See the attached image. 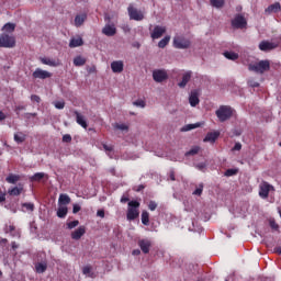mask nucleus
Here are the masks:
<instances>
[{
	"mask_svg": "<svg viewBox=\"0 0 281 281\" xmlns=\"http://www.w3.org/2000/svg\"><path fill=\"white\" fill-rule=\"evenodd\" d=\"M78 225H80V221H78V220L67 223L68 229H74L75 227H78Z\"/></svg>",
	"mask_w": 281,
	"mask_h": 281,
	"instance_id": "a19ab883",
	"label": "nucleus"
},
{
	"mask_svg": "<svg viewBox=\"0 0 281 281\" xmlns=\"http://www.w3.org/2000/svg\"><path fill=\"white\" fill-rule=\"evenodd\" d=\"M271 69V61L269 59L260 60L258 63L248 64V71H254L255 74H266Z\"/></svg>",
	"mask_w": 281,
	"mask_h": 281,
	"instance_id": "f257e3e1",
	"label": "nucleus"
},
{
	"mask_svg": "<svg viewBox=\"0 0 281 281\" xmlns=\"http://www.w3.org/2000/svg\"><path fill=\"white\" fill-rule=\"evenodd\" d=\"M25 139H27V136L23 134V132H18L14 134V142H16V144H23Z\"/></svg>",
	"mask_w": 281,
	"mask_h": 281,
	"instance_id": "cd10ccee",
	"label": "nucleus"
},
{
	"mask_svg": "<svg viewBox=\"0 0 281 281\" xmlns=\"http://www.w3.org/2000/svg\"><path fill=\"white\" fill-rule=\"evenodd\" d=\"M23 207H25L29 212H34V203H24Z\"/></svg>",
	"mask_w": 281,
	"mask_h": 281,
	"instance_id": "09e8293b",
	"label": "nucleus"
},
{
	"mask_svg": "<svg viewBox=\"0 0 281 281\" xmlns=\"http://www.w3.org/2000/svg\"><path fill=\"white\" fill-rule=\"evenodd\" d=\"M36 273H45L47 271V263L46 262H37L35 265Z\"/></svg>",
	"mask_w": 281,
	"mask_h": 281,
	"instance_id": "bb28decb",
	"label": "nucleus"
},
{
	"mask_svg": "<svg viewBox=\"0 0 281 281\" xmlns=\"http://www.w3.org/2000/svg\"><path fill=\"white\" fill-rule=\"evenodd\" d=\"M15 29H16V25L14 23H7L2 27V30L4 32H8L9 34H12V32H14Z\"/></svg>",
	"mask_w": 281,
	"mask_h": 281,
	"instance_id": "f704fd0d",
	"label": "nucleus"
},
{
	"mask_svg": "<svg viewBox=\"0 0 281 281\" xmlns=\"http://www.w3.org/2000/svg\"><path fill=\"white\" fill-rule=\"evenodd\" d=\"M103 149L105 153H113V145L103 144Z\"/></svg>",
	"mask_w": 281,
	"mask_h": 281,
	"instance_id": "603ef678",
	"label": "nucleus"
},
{
	"mask_svg": "<svg viewBox=\"0 0 281 281\" xmlns=\"http://www.w3.org/2000/svg\"><path fill=\"white\" fill-rule=\"evenodd\" d=\"M138 247H140V251H143V254H150V247H153V243L149 239H139Z\"/></svg>",
	"mask_w": 281,
	"mask_h": 281,
	"instance_id": "f8f14e48",
	"label": "nucleus"
},
{
	"mask_svg": "<svg viewBox=\"0 0 281 281\" xmlns=\"http://www.w3.org/2000/svg\"><path fill=\"white\" fill-rule=\"evenodd\" d=\"M148 210H150V212H155V210H157V202H155V201H149V203H148Z\"/></svg>",
	"mask_w": 281,
	"mask_h": 281,
	"instance_id": "a18cd8bd",
	"label": "nucleus"
},
{
	"mask_svg": "<svg viewBox=\"0 0 281 281\" xmlns=\"http://www.w3.org/2000/svg\"><path fill=\"white\" fill-rule=\"evenodd\" d=\"M40 60L42 65H48V67H58L60 65L57 60L47 57H42Z\"/></svg>",
	"mask_w": 281,
	"mask_h": 281,
	"instance_id": "4be33fe9",
	"label": "nucleus"
},
{
	"mask_svg": "<svg viewBox=\"0 0 281 281\" xmlns=\"http://www.w3.org/2000/svg\"><path fill=\"white\" fill-rule=\"evenodd\" d=\"M191 79H192V71L189 70L184 72L182 76V80L178 83L180 89H184V87H187V85L190 82Z\"/></svg>",
	"mask_w": 281,
	"mask_h": 281,
	"instance_id": "f3484780",
	"label": "nucleus"
},
{
	"mask_svg": "<svg viewBox=\"0 0 281 281\" xmlns=\"http://www.w3.org/2000/svg\"><path fill=\"white\" fill-rule=\"evenodd\" d=\"M205 167H206L205 162H200L195 166V168H198V170H205Z\"/></svg>",
	"mask_w": 281,
	"mask_h": 281,
	"instance_id": "bf43d9fd",
	"label": "nucleus"
},
{
	"mask_svg": "<svg viewBox=\"0 0 281 281\" xmlns=\"http://www.w3.org/2000/svg\"><path fill=\"white\" fill-rule=\"evenodd\" d=\"M5 201V193L0 192V203H3Z\"/></svg>",
	"mask_w": 281,
	"mask_h": 281,
	"instance_id": "69168bd1",
	"label": "nucleus"
},
{
	"mask_svg": "<svg viewBox=\"0 0 281 281\" xmlns=\"http://www.w3.org/2000/svg\"><path fill=\"white\" fill-rule=\"evenodd\" d=\"M173 47H176V49H188V47H190V40L181 36H176L173 38Z\"/></svg>",
	"mask_w": 281,
	"mask_h": 281,
	"instance_id": "6e6552de",
	"label": "nucleus"
},
{
	"mask_svg": "<svg viewBox=\"0 0 281 281\" xmlns=\"http://www.w3.org/2000/svg\"><path fill=\"white\" fill-rule=\"evenodd\" d=\"M199 126H201L200 123L188 124V125H184V126L182 127V131H183V132L194 131V128H199Z\"/></svg>",
	"mask_w": 281,
	"mask_h": 281,
	"instance_id": "ea45409f",
	"label": "nucleus"
},
{
	"mask_svg": "<svg viewBox=\"0 0 281 281\" xmlns=\"http://www.w3.org/2000/svg\"><path fill=\"white\" fill-rule=\"evenodd\" d=\"M59 205H69L71 203V198L69 195L61 193L58 199Z\"/></svg>",
	"mask_w": 281,
	"mask_h": 281,
	"instance_id": "393cba45",
	"label": "nucleus"
},
{
	"mask_svg": "<svg viewBox=\"0 0 281 281\" xmlns=\"http://www.w3.org/2000/svg\"><path fill=\"white\" fill-rule=\"evenodd\" d=\"M80 210H82V209L80 207V205L74 204V206H72V213H74V214H78V212H80Z\"/></svg>",
	"mask_w": 281,
	"mask_h": 281,
	"instance_id": "4d7b16f0",
	"label": "nucleus"
},
{
	"mask_svg": "<svg viewBox=\"0 0 281 281\" xmlns=\"http://www.w3.org/2000/svg\"><path fill=\"white\" fill-rule=\"evenodd\" d=\"M140 205L142 204L137 200H132L127 203V213H126L127 221H136V218H139Z\"/></svg>",
	"mask_w": 281,
	"mask_h": 281,
	"instance_id": "f03ea898",
	"label": "nucleus"
},
{
	"mask_svg": "<svg viewBox=\"0 0 281 281\" xmlns=\"http://www.w3.org/2000/svg\"><path fill=\"white\" fill-rule=\"evenodd\" d=\"M199 102H201L199 100V91H196V90L191 91V94L189 97V104L191 106H196L199 104Z\"/></svg>",
	"mask_w": 281,
	"mask_h": 281,
	"instance_id": "aec40b11",
	"label": "nucleus"
},
{
	"mask_svg": "<svg viewBox=\"0 0 281 281\" xmlns=\"http://www.w3.org/2000/svg\"><path fill=\"white\" fill-rule=\"evenodd\" d=\"M97 216H100V218H104V210H99L97 212Z\"/></svg>",
	"mask_w": 281,
	"mask_h": 281,
	"instance_id": "680f3d73",
	"label": "nucleus"
},
{
	"mask_svg": "<svg viewBox=\"0 0 281 281\" xmlns=\"http://www.w3.org/2000/svg\"><path fill=\"white\" fill-rule=\"evenodd\" d=\"M115 128H116L117 131H128V125L116 123V124H115Z\"/></svg>",
	"mask_w": 281,
	"mask_h": 281,
	"instance_id": "37998d69",
	"label": "nucleus"
},
{
	"mask_svg": "<svg viewBox=\"0 0 281 281\" xmlns=\"http://www.w3.org/2000/svg\"><path fill=\"white\" fill-rule=\"evenodd\" d=\"M74 114L76 115V122L81 126L82 128H88L87 120H85V116L80 114V112L75 111Z\"/></svg>",
	"mask_w": 281,
	"mask_h": 281,
	"instance_id": "a211bd4d",
	"label": "nucleus"
},
{
	"mask_svg": "<svg viewBox=\"0 0 281 281\" xmlns=\"http://www.w3.org/2000/svg\"><path fill=\"white\" fill-rule=\"evenodd\" d=\"M231 23L232 27L235 30H244V27H247V19H245L243 14H236Z\"/></svg>",
	"mask_w": 281,
	"mask_h": 281,
	"instance_id": "39448f33",
	"label": "nucleus"
},
{
	"mask_svg": "<svg viewBox=\"0 0 281 281\" xmlns=\"http://www.w3.org/2000/svg\"><path fill=\"white\" fill-rule=\"evenodd\" d=\"M215 115L218 117L220 122H227V120L234 115V111L231 106L222 105L216 110Z\"/></svg>",
	"mask_w": 281,
	"mask_h": 281,
	"instance_id": "7ed1b4c3",
	"label": "nucleus"
},
{
	"mask_svg": "<svg viewBox=\"0 0 281 281\" xmlns=\"http://www.w3.org/2000/svg\"><path fill=\"white\" fill-rule=\"evenodd\" d=\"M102 34H104V36H115V34H117V29H115V25L113 24H106L102 29Z\"/></svg>",
	"mask_w": 281,
	"mask_h": 281,
	"instance_id": "dca6fc26",
	"label": "nucleus"
},
{
	"mask_svg": "<svg viewBox=\"0 0 281 281\" xmlns=\"http://www.w3.org/2000/svg\"><path fill=\"white\" fill-rule=\"evenodd\" d=\"M271 190H276L273 186L269 184L267 181H262L259 186V196H261V199H269V192H271Z\"/></svg>",
	"mask_w": 281,
	"mask_h": 281,
	"instance_id": "0eeeda50",
	"label": "nucleus"
},
{
	"mask_svg": "<svg viewBox=\"0 0 281 281\" xmlns=\"http://www.w3.org/2000/svg\"><path fill=\"white\" fill-rule=\"evenodd\" d=\"M274 254H279V256H281V247H276L274 248Z\"/></svg>",
	"mask_w": 281,
	"mask_h": 281,
	"instance_id": "774afa93",
	"label": "nucleus"
},
{
	"mask_svg": "<svg viewBox=\"0 0 281 281\" xmlns=\"http://www.w3.org/2000/svg\"><path fill=\"white\" fill-rule=\"evenodd\" d=\"M281 10L280 2H276L273 4H270L266 10V14H272V12L278 13Z\"/></svg>",
	"mask_w": 281,
	"mask_h": 281,
	"instance_id": "412c9836",
	"label": "nucleus"
},
{
	"mask_svg": "<svg viewBox=\"0 0 281 281\" xmlns=\"http://www.w3.org/2000/svg\"><path fill=\"white\" fill-rule=\"evenodd\" d=\"M249 87H252V89H256L260 87V83L258 81H255L254 79L248 80Z\"/></svg>",
	"mask_w": 281,
	"mask_h": 281,
	"instance_id": "49530a36",
	"label": "nucleus"
},
{
	"mask_svg": "<svg viewBox=\"0 0 281 281\" xmlns=\"http://www.w3.org/2000/svg\"><path fill=\"white\" fill-rule=\"evenodd\" d=\"M128 16L132 21H144V13L137 10L133 4L127 8Z\"/></svg>",
	"mask_w": 281,
	"mask_h": 281,
	"instance_id": "423d86ee",
	"label": "nucleus"
},
{
	"mask_svg": "<svg viewBox=\"0 0 281 281\" xmlns=\"http://www.w3.org/2000/svg\"><path fill=\"white\" fill-rule=\"evenodd\" d=\"M83 276H88V278H95V273L91 271V266H85L82 268Z\"/></svg>",
	"mask_w": 281,
	"mask_h": 281,
	"instance_id": "72a5a7b5",
	"label": "nucleus"
},
{
	"mask_svg": "<svg viewBox=\"0 0 281 281\" xmlns=\"http://www.w3.org/2000/svg\"><path fill=\"white\" fill-rule=\"evenodd\" d=\"M88 74H95V66H91L87 68Z\"/></svg>",
	"mask_w": 281,
	"mask_h": 281,
	"instance_id": "052dcab7",
	"label": "nucleus"
},
{
	"mask_svg": "<svg viewBox=\"0 0 281 281\" xmlns=\"http://www.w3.org/2000/svg\"><path fill=\"white\" fill-rule=\"evenodd\" d=\"M168 43H170V35H167L162 40H160L158 43V47L160 49H164L168 45Z\"/></svg>",
	"mask_w": 281,
	"mask_h": 281,
	"instance_id": "e433bc0d",
	"label": "nucleus"
},
{
	"mask_svg": "<svg viewBox=\"0 0 281 281\" xmlns=\"http://www.w3.org/2000/svg\"><path fill=\"white\" fill-rule=\"evenodd\" d=\"M128 201H130V199H128V196H122L121 198V203H128Z\"/></svg>",
	"mask_w": 281,
	"mask_h": 281,
	"instance_id": "0e129e2a",
	"label": "nucleus"
},
{
	"mask_svg": "<svg viewBox=\"0 0 281 281\" xmlns=\"http://www.w3.org/2000/svg\"><path fill=\"white\" fill-rule=\"evenodd\" d=\"M279 43L276 42H268V41H262L259 44V49L261 52H271V49H277V47H279Z\"/></svg>",
	"mask_w": 281,
	"mask_h": 281,
	"instance_id": "9b49d317",
	"label": "nucleus"
},
{
	"mask_svg": "<svg viewBox=\"0 0 281 281\" xmlns=\"http://www.w3.org/2000/svg\"><path fill=\"white\" fill-rule=\"evenodd\" d=\"M85 45V41H82V37H74L69 42V47H82Z\"/></svg>",
	"mask_w": 281,
	"mask_h": 281,
	"instance_id": "5701e85b",
	"label": "nucleus"
},
{
	"mask_svg": "<svg viewBox=\"0 0 281 281\" xmlns=\"http://www.w3.org/2000/svg\"><path fill=\"white\" fill-rule=\"evenodd\" d=\"M87 64V59L82 56H77L74 58L75 67H82Z\"/></svg>",
	"mask_w": 281,
	"mask_h": 281,
	"instance_id": "c85d7f7f",
	"label": "nucleus"
},
{
	"mask_svg": "<svg viewBox=\"0 0 281 281\" xmlns=\"http://www.w3.org/2000/svg\"><path fill=\"white\" fill-rule=\"evenodd\" d=\"M68 212H69V210L67 209V206H59L57 210L58 218H65V216H67Z\"/></svg>",
	"mask_w": 281,
	"mask_h": 281,
	"instance_id": "2f4dec72",
	"label": "nucleus"
},
{
	"mask_svg": "<svg viewBox=\"0 0 281 281\" xmlns=\"http://www.w3.org/2000/svg\"><path fill=\"white\" fill-rule=\"evenodd\" d=\"M45 177L47 178V175H45V172H36L34 176L30 178V181H41L42 179H45Z\"/></svg>",
	"mask_w": 281,
	"mask_h": 281,
	"instance_id": "473e14b6",
	"label": "nucleus"
},
{
	"mask_svg": "<svg viewBox=\"0 0 281 281\" xmlns=\"http://www.w3.org/2000/svg\"><path fill=\"white\" fill-rule=\"evenodd\" d=\"M224 56L227 60H238V54L235 52H225Z\"/></svg>",
	"mask_w": 281,
	"mask_h": 281,
	"instance_id": "c9c22d12",
	"label": "nucleus"
},
{
	"mask_svg": "<svg viewBox=\"0 0 281 281\" xmlns=\"http://www.w3.org/2000/svg\"><path fill=\"white\" fill-rule=\"evenodd\" d=\"M153 78L155 82H165L168 80V72L164 69H156L153 71Z\"/></svg>",
	"mask_w": 281,
	"mask_h": 281,
	"instance_id": "1a4fd4ad",
	"label": "nucleus"
},
{
	"mask_svg": "<svg viewBox=\"0 0 281 281\" xmlns=\"http://www.w3.org/2000/svg\"><path fill=\"white\" fill-rule=\"evenodd\" d=\"M111 69L113 74H122V71H124V61L122 60L112 61Z\"/></svg>",
	"mask_w": 281,
	"mask_h": 281,
	"instance_id": "4468645a",
	"label": "nucleus"
},
{
	"mask_svg": "<svg viewBox=\"0 0 281 281\" xmlns=\"http://www.w3.org/2000/svg\"><path fill=\"white\" fill-rule=\"evenodd\" d=\"M134 106H140V109H144L146 106V102L144 100H137L134 102Z\"/></svg>",
	"mask_w": 281,
	"mask_h": 281,
	"instance_id": "de8ad7c7",
	"label": "nucleus"
},
{
	"mask_svg": "<svg viewBox=\"0 0 281 281\" xmlns=\"http://www.w3.org/2000/svg\"><path fill=\"white\" fill-rule=\"evenodd\" d=\"M55 108L59 110L65 109V101H56Z\"/></svg>",
	"mask_w": 281,
	"mask_h": 281,
	"instance_id": "8fccbe9b",
	"label": "nucleus"
},
{
	"mask_svg": "<svg viewBox=\"0 0 281 281\" xmlns=\"http://www.w3.org/2000/svg\"><path fill=\"white\" fill-rule=\"evenodd\" d=\"M140 221L143 225H150V213H148V211H143L140 215Z\"/></svg>",
	"mask_w": 281,
	"mask_h": 281,
	"instance_id": "a878e982",
	"label": "nucleus"
},
{
	"mask_svg": "<svg viewBox=\"0 0 281 281\" xmlns=\"http://www.w3.org/2000/svg\"><path fill=\"white\" fill-rule=\"evenodd\" d=\"M241 149H243V144H240V143H236L234 145V147L232 148V150H241Z\"/></svg>",
	"mask_w": 281,
	"mask_h": 281,
	"instance_id": "13d9d810",
	"label": "nucleus"
},
{
	"mask_svg": "<svg viewBox=\"0 0 281 281\" xmlns=\"http://www.w3.org/2000/svg\"><path fill=\"white\" fill-rule=\"evenodd\" d=\"M31 100L32 102H36L37 104H41V97H38L37 94H32Z\"/></svg>",
	"mask_w": 281,
	"mask_h": 281,
	"instance_id": "3c124183",
	"label": "nucleus"
},
{
	"mask_svg": "<svg viewBox=\"0 0 281 281\" xmlns=\"http://www.w3.org/2000/svg\"><path fill=\"white\" fill-rule=\"evenodd\" d=\"M193 194H195L196 196H201V194H203V187L195 189L193 191Z\"/></svg>",
	"mask_w": 281,
	"mask_h": 281,
	"instance_id": "6e6d98bb",
	"label": "nucleus"
},
{
	"mask_svg": "<svg viewBox=\"0 0 281 281\" xmlns=\"http://www.w3.org/2000/svg\"><path fill=\"white\" fill-rule=\"evenodd\" d=\"M87 21V13L78 14L75 16L76 27H80Z\"/></svg>",
	"mask_w": 281,
	"mask_h": 281,
	"instance_id": "b1692460",
	"label": "nucleus"
},
{
	"mask_svg": "<svg viewBox=\"0 0 281 281\" xmlns=\"http://www.w3.org/2000/svg\"><path fill=\"white\" fill-rule=\"evenodd\" d=\"M0 47H4L7 49L16 47V38L12 35H8V33H2L0 35Z\"/></svg>",
	"mask_w": 281,
	"mask_h": 281,
	"instance_id": "20e7f679",
	"label": "nucleus"
},
{
	"mask_svg": "<svg viewBox=\"0 0 281 281\" xmlns=\"http://www.w3.org/2000/svg\"><path fill=\"white\" fill-rule=\"evenodd\" d=\"M169 178H170L171 181H176L175 171H170Z\"/></svg>",
	"mask_w": 281,
	"mask_h": 281,
	"instance_id": "338daca9",
	"label": "nucleus"
},
{
	"mask_svg": "<svg viewBox=\"0 0 281 281\" xmlns=\"http://www.w3.org/2000/svg\"><path fill=\"white\" fill-rule=\"evenodd\" d=\"M63 142H65L66 144L71 143V135L65 134V135L63 136Z\"/></svg>",
	"mask_w": 281,
	"mask_h": 281,
	"instance_id": "864d4df0",
	"label": "nucleus"
},
{
	"mask_svg": "<svg viewBox=\"0 0 281 281\" xmlns=\"http://www.w3.org/2000/svg\"><path fill=\"white\" fill-rule=\"evenodd\" d=\"M21 180V176L14 175V173H10L7 178L5 181L7 183H16V181Z\"/></svg>",
	"mask_w": 281,
	"mask_h": 281,
	"instance_id": "7c9ffc66",
	"label": "nucleus"
},
{
	"mask_svg": "<svg viewBox=\"0 0 281 281\" xmlns=\"http://www.w3.org/2000/svg\"><path fill=\"white\" fill-rule=\"evenodd\" d=\"M139 254H142V250H139V249H134V250L132 251V255H133V256H139Z\"/></svg>",
	"mask_w": 281,
	"mask_h": 281,
	"instance_id": "e2e57ef3",
	"label": "nucleus"
},
{
	"mask_svg": "<svg viewBox=\"0 0 281 281\" xmlns=\"http://www.w3.org/2000/svg\"><path fill=\"white\" fill-rule=\"evenodd\" d=\"M33 78H35V80H47V78H52V72L43 70L41 68H36L33 72Z\"/></svg>",
	"mask_w": 281,
	"mask_h": 281,
	"instance_id": "9d476101",
	"label": "nucleus"
},
{
	"mask_svg": "<svg viewBox=\"0 0 281 281\" xmlns=\"http://www.w3.org/2000/svg\"><path fill=\"white\" fill-rule=\"evenodd\" d=\"M85 234H87V227L79 226L76 231L71 233L70 236L72 240H80L85 236Z\"/></svg>",
	"mask_w": 281,
	"mask_h": 281,
	"instance_id": "ddd939ff",
	"label": "nucleus"
},
{
	"mask_svg": "<svg viewBox=\"0 0 281 281\" xmlns=\"http://www.w3.org/2000/svg\"><path fill=\"white\" fill-rule=\"evenodd\" d=\"M213 8H223L225 5V0H210Z\"/></svg>",
	"mask_w": 281,
	"mask_h": 281,
	"instance_id": "4c0bfd02",
	"label": "nucleus"
},
{
	"mask_svg": "<svg viewBox=\"0 0 281 281\" xmlns=\"http://www.w3.org/2000/svg\"><path fill=\"white\" fill-rule=\"evenodd\" d=\"M21 192H23V187H14L9 189L8 194H10V196H20Z\"/></svg>",
	"mask_w": 281,
	"mask_h": 281,
	"instance_id": "c756f323",
	"label": "nucleus"
},
{
	"mask_svg": "<svg viewBox=\"0 0 281 281\" xmlns=\"http://www.w3.org/2000/svg\"><path fill=\"white\" fill-rule=\"evenodd\" d=\"M164 34H166V26H155L154 31L151 33V38L157 40V38H161V36H164Z\"/></svg>",
	"mask_w": 281,
	"mask_h": 281,
	"instance_id": "2eb2a0df",
	"label": "nucleus"
},
{
	"mask_svg": "<svg viewBox=\"0 0 281 281\" xmlns=\"http://www.w3.org/2000/svg\"><path fill=\"white\" fill-rule=\"evenodd\" d=\"M199 150H201V147L195 146L193 148H191L189 151L186 153V157H191L194 155H199Z\"/></svg>",
	"mask_w": 281,
	"mask_h": 281,
	"instance_id": "58836bf2",
	"label": "nucleus"
},
{
	"mask_svg": "<svg viewBox=\"0 0 281 281\" xmlns=\"http://www.w3.org/2000/svg\"><path fill=\"white\" fill-rule=\"evenodd\" d=\"M234 175H238V169H227L225 171V177H234Z\"/></svg>",
	"mask_w": 281,
	"mask_h": 281,
	"instance_id": "79ce46f5",
	"label": "nucleus"
},
{
	"mask_svg": "<svg viewBox=\"0 0 281 281\" xmlns=\"http://www.w3.org/2000/svg\"><path fill=\"white\" fill-rule=\"evenodd\" d=\"M218 137H221V132H209L203 142H211V144H214Z\"/></svg>",
	"mask_w": 281,
	"mask_h": 281,
	"instance_id": "6ab92c4d",
	"label": "nucleus"
},
{
	"mask_svg": "<svg viewBox=\"0 0 281 281\" xmlns=\"http://www.w3.org/2000/svg\"><path fill=\"white\" fill-rule=\"evenodd\" d=\"M269 225L271 229H274L276 232L280 229V225H278V223H276L274 220H270Z\"/></svg>",
	"mask_w": 281,
	"mask_h": 281,
	"instance_id": "c03bdc74",
	"label": "nucleus"
},
{
	"mask_svg": "<svg viewBox=\"0 0 281 281\" xmlns=\"http://www.w3.org/2000/svg\"><path fill=\"white\" fill-rule=\"evenodd\" d=\"M16 227L14 225H9L5 228V232L9 234H12L13 232H15Z\"/></svg>",
	"mask_w": 281,
	"mask_h": 281,
	"instance_id": "5fc2aeb1",
	"label": "nucleus"
}]
</instances>
